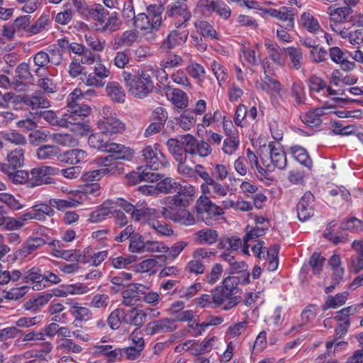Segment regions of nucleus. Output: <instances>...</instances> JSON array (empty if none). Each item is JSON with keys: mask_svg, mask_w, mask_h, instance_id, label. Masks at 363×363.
<instances>
[{"mask_svg": "<svg viewBox=\"0 0 363 363\" xmlns=\"http://www.w3.org/2000/svg\"><path fill=\"white\" fill-rule=\"evenodd\" d=\"M60 150V148L55 145H42L38 148L36 156L38 159L41 160H52L56 157Z\"/></svg>", "mask_w": 363, "mask_h": 363, "instance_id": "nucleus-59", "label": "nucleus"}, {"mask_svg": "<svg viewBox=\"0 0 363 363\" xmlns=\"http://www.w3.org/2000/svg\"><path fill=\"white\" fill-rule=\"evenodd\" d=\"M107 152L111 153L109 156L113 157L116 161H130L135 155V151L132 148L113 142Z\"/></svg>", "mask_w": 363, "mask_h": 363, "instance_id": "nucleus-23", "label": "nucleus"}, {"mask_svg": "<svg viewBox=\"0 0 363 363\" xmlns=\"http://www.w3.org/2000/svg\"><path fill=\"white\" fill-rule=\"evenodd\" d=\"M279 250V246L274 245L271 246L267 251L265 260L267 262V269L270 272L275 271L279 264L278 262V253Z\"/></svg>", "mask_w": 363, "mask_h": 363, "instance_id": "nucleus-58", "label": "nucleus"}, {"mask_svg": "<svg viewBox=\"0 0 363 363\" xmlns=\"http://www.w3.org/2000/svg\"><path fill=\"white\" fill-rule=\"evenodd\" d=\"M143 284L133 283L128 286V288L122 292V303L125 306H133L142 301Z\"/></svg>", "mask_w": 363, "mask_h": 363, "instance_id": "nucleus-17", "label": "nucleus"}, {"mask_svg": "<svg viewBox=\"0 0 363 363\" xmlns=\"http://www.w3.org/2000/svg\"><path fill=\"white\" fill-rule=\"evenodd\" d=\"M300 26L308 32L313 34H319L323 33L320 23L311 12L304 11L300 16Z\"/></svg>", "mask_w": 363, "mask_h": 363, "instance_id": "nucleus-26", "label": "nucleus"}, {"mask_svg": "<svg viewBox=\"0 0 363 363\" xmlns=\"http://www.w3.org/2000/svg\"><path fill=\"white\" fill-rule=\"evenodd\" d=\"M60 169L51 166H41L31 169L29 181V186H37L42 184H52L53 179L50 176H54L60 172Z\"/></svg>", "mask_w": 363, "mask_h": 363, "instance_id": "nucleus-6", "label": "nucleus"}, {"mask_svg": "<svg viewBox=\"0 0 363 363\" xmlns=\"http://www.w3.org/2000/svg\"><path fill=\"white\" fill-rule=\"evenodd\" d=\"M118 206H121L127 213L131 215L132 219L140 222L146 220L145 206L138 203L135 206L126 201L120 199L118 201Z\"/></svg>", "mask_w": 363, "mask_h": 363, "instance_id": "nucleus-32", "label": "nucleus"}, {"mask_svg": "<svg viewBox=\"0 0 363 363\" xmlns=\"http://www.w3.org/2000/svg\"><path fill=\"white\" fill-rule=\"evenodd\" d=\"M134 25L136 28L143 31L144 34H147L157 30L160 28H155L153 21L147 16L146 13H140L138 14Z\"/></svg>", "mask_w": 363, "mask_h": 363, "instance_id": "nucleus-44", "label": "nucleus"}, {"mask_svg": "<svg viewBox=\"0 0 363 363\" xmlns=\"http://www.w3.org/2000/svg\"><path fill=\"white\" fill-rule=\"evenodd\" d=\"M175 191H177L175 195H178L179 199L185 200L187 202L188 206L194 201L196 190V187L190 184L177 183Z\"/></svg>", "mask_w": 363, "mask_h": 363, "instance_id": "nucleus-42", "label": "nucleus"}, {"mask_svg": "<svg viewBox=\"0 0 363 363\" xmlns=\"http://www.w3.org/2000/svg\"><path fill=\"white\" fill-rule=\"evenodd\" d=\"M94 350L96 354L104 356L110 362L121 361L120 347L113 348L111 345H96Z\"/></svg>", "mask_w": 363, "mask_h": 363, "instance_id": "nucleus-34", "label": "nucleus"}, {"mask_svg": "<svg viewBox=\"0 0 363 363\" xmlns=\"http://www.w3.org/2000/svg\"><path fill=\"white\" fill-rule=\"evenodd\" d=\"M328 13L330 22L335 23H344L347 21L349 16L352 13V9L349 7H338L335 9L328 8Z\"/></svg>", "mask_w": 363, "mask_h": 363, "instance_id": "nucleus-41", "label": "nucleus"}, {"mask_svg": "<svg viewBox=\"0 0 363 363\" xmlns=\"http://www.w3.org/2000/svg\"><path fill=\"white\" fill-rule=\"evenodd\" d=\"M118 202L108 199L101 204L95 211H92L88 218L91 223L104 221L108 216L113 214Z\"/></svg>", "mask_w": 363, "mask_h": 363, "instance_id": "nucleus-16", "label": "nucleus"}, {"mask_svg": "<svg viewBox=\"0 0 363 363\" xmlns=\"http://www.w3.org/2000/svg\"><path fill=\"white\" fill-rule=\"evenodd\" d=\"M167 146L169 152L177 162L186 160L181 139L170 138L167 141Z\"/></svg>", "mask_w": 363, "mask_h": 363, "instance_id": "nucleus-45", "label": "nucleus"}, {"mask_svg": "<svg viewBox=\"0 0 363 363\" xmlns=\"http://www.w3.org/2000/svg\"><path fill=\"white\" fill-rule=\"evenodd\" d=\"M147 318V313L141 309L132 308L125 311L123 322L128 325L141 327Z\"/></svg>", "mask_w": 363, "mask_h": 363, "instance_id": "nucleus-37", "label": "nucleus"}, {"mask_svg": "<svg viewBox=\"0 0 363 363\" xmlns=\"http://www.w3.org/2000/svg\"><path fill=\"white\" fill-rule=\"evenodd\" d=\"M33 61L35 65L37 67L34 72L39 77L43 76L48 70V65L50 64L47 52H38L33 56Z\"/></svg>", "mask_w": 363, "mask_h": 363, "instance_id": "nucleus-43", "label": "nucleus"}, {"mask_svg": "<svg viewBox=\"0 0 363 363\" xmlns=\"http://www.w3.org/2000/svg\"><path fill=\"white\" fill-rule=\"evenodd\" d=\"M270 158L274 167L282 169L286 166V153L279 143H269Z\"/></svg>", "mask_w": 363, "mask_h": 363, "instance_id": "nucleus-30", "label": "nucleus"}, {"mask_svg": "<svg viewBox=\"0 0 363 363\" xmlns=\"http://www.w3.org/2000/svg\"><path fill=\"white\" fill-rule=\"evenodd\" d=\"M97 126L100 131L104 132L108 136L122 133L125 129V123L120 119L111 117L99 120Z\"/></svg>", "mask_w": 363, "mask_h": 363, "instance_id": "nucleus-15", "label": "nucleus"}, {"mask_svg": "<svg viewBox=\"0 0 363 363\" xmlns=\"http://www.w3.org/2000/svg\"><path fill=\"white\" fill-rule=\"evenodd\" d=\"M40 218L38 215L34 214L33 211L23 213L17 218H11V231L18 230L22 228L29 220Z\"/></svg>", "mask_w": 363, "mask_h": 363, "instance_id": "nucleus-51", "label": "nucleus"}, {"mask_svg": "<svg viewBox=\"0 0 363 363\" xmlns=\"http://www.w3.org/2000/svg\"><path fill=\"white\" fill-rule=\"evenodd\" d=\"M180 138L185 155L189 153L206 157L212 152V148L208 143L203 140L199 142L195 137L190 134L184 135Z\"/></svg>", "mask_w": 363, "mask_h": 363, "instance_id": "nucleus-4", "label": "nucleus"}, {"mask_svg": "<svg viewBox=\"0 0 363 363\" xmlns=\"http://www.w3.org/2000/svg\"><path fill=\"white\" fill-rule=\"evenodd\" d=\"M112 142H110L108 135L104 132L91 135L88 138V144L91 147L101 152H107Z\"/></svg>", "mask_w": 363, "mask_h": 363, "instance_id": "nucleus-35", "label": "nucleus"}, {"mask_svg": "<svg viewBox=\"0 0 363 363\" xmlns=\"http://www.w3.org/2000/svg\"><path fill=\"white\" fill-rule=\"evenodd\" d=\"M264 45L269 58L277 65L284 66L285 58L284 52H285V48H281L277 43H272L269 40L265 41Z\"/></svg>", "mask_w": 363, "mask_h": 363, "instance_id": "nucleus-36", "label": "nucleus"}, {"mask_svg": "<svg viewBox=\"0 0 363 363\" xmlns=\"http://www.w3.org/2000/svg\"><path fill=\"white\" fill-rule=\"evenodd\" d=\"M89 199L83 191H77L70 194L66 199H53L50 200V205L58 210L69 208H77L85 203Z\"/></svg>", "mask_w": 363, "mask_h": 363, "instance_id": "nucleus-10", "label": "nucleus"}, {"mask_svg": "<svg viewBox=\"0 0 363 363\" xmlns=\"http://www.w3.org/2000/svg\"><path fill=\"white\" fill-rule=\"evenodd\" d=\"M290 152L300 164L309 169L311 168L313 162L306 149L298 145H294L290 148Z\"/></svg>", "mask_w": 363, "mask_h": 363, "instance_id": "nucleus-47", "label": "nucleus"}, {"mask_svg": "<svg viewBox=\"0 0 363 363\" xmlns=\"http://www.w3.org/2000/svg\"><path fill=\"white\" fill-rule=\"evenodd\" d=\"M188 37L186 33H179L177 30H172L160 45L161 52H168L169 50L174 48L176 46L184 43Z\"/></svg>", "mask_w": 363, "mask_h": 363, "instance_id": "nucleus-27", "label": "nucleus"}, {"mask_svg": "<svg viewBox=\"0 0 363 363\" xmlns=\"http://www.w3.org/2000/svg\"><path fill=\"white\" fill-rule=\"evenodd\" d=\"M277 25H286L288 29H291L295 25V13L292 8L283 6L279 9Z\"/></svg>", "mask_w": 363, "mask_h": 363, "instance_id": "nucleus-49", "label": "nucleus"}, {"mask_svg": "<svg viewBox=\"0 0 363 363\" xmlns=\"http://www.w3.org/2000/svg\"><path fill=\"white\" fill-rule=\"evenodd\" d=\"M65 303L69 306V312L74 318V321L86 322L92 318L91 311L87 307L81 306L74 299H67Z\"/></svg>", "mask_w": 363, "mask_h": 363, "instance_id": "nucleus-19", "label": "nucleus"}, {"mask_svg": "<svg viewBox=\"0 0 363 363\" xmlns=\"http://www.w3.org/2000/svg\"><path fill=\"white\" fill-rule=\"evenodd\" d=\"M168 99L177 107L185 108L189 105V98L186 93L179 89H172L171 93L167 94Z\"/></svg>", "mask_w": 363, "mask_h": 363, "instance_id": "nucleus-46", "label": "nucleus"}, {"mask_svg": "<svg viewBox=\"0 0 363 363\" xmlns=\"http://www.w3.org/2000/svg\"><path fill=\"white\" fill-rule=\"evenodd\" d=\"M147 166L145 168L140 167L138 171L133 172L129 174V179H133V184H137L140 182H157L160 179V174L158 173L152 172Z\"/></svg>", "mask_w": 363, "mask_h": 363, "instance_id": "nucleus-29", "label": "nucleus"}, {"mask_svg": "<svg viewBox=\"0 0 363 363\" xmlns=\"http://www.w3.org/2000/svg\"><path fill=\"white\" fill-rule=\"evenodd\" d=\"M57 349L64 352L74 354H79L83 351V348L81 345L69 338L60 340L57 346Z\"/></svg>", "mask_w": 363, "mask_h": 363, "instance_id": "nucleus-56", "label": "nucleus"}, {"mask_svg": "<svg viewBox=\"0 0 363 363\" xmlns=\"http://www.w3.org/2000/svg\"><path fill=\"white\" fill-rule=\"evenodd\" d=\"M334 108L333 106L325 104L321 107L311 109L301 115V119L303 123L309 127H317L322 123L321 117L332 113Z\"/></svg>", "mask_w": 363, "mask_h": 363, "instance_id": "nucleus-11", "label": "nucleus"}, {"mask_svg": "<svg viewBox=\"0 0 363 363\" xmlns=\"http://www.w3.org/2000/svg\"><path fill=\"white\" fill-rule=\"evenodd\" d=\"M177 121L179 127L186 131L194 126L196 122V118L193 112L185 111L177 118Z\"/></svg>", "mask_w": 363, "mask_h": 363, "instance_id": "nucleus-63", "label": "nucleus"}, {"mask_svg": "<svg viewBox=\"0 0 363 363\" xmlns=\"http://www.w3.org/2000/svg\"><path fill=\"white\" fill-rule=\"evenodd\" d=\"M43 277L44 274L41 273L40 269L34 267L26 272L22 278L24 282L32 284L33 290L40 291L46 286Z\"/></svg>", "mask_w": 363, "mask_h": 363, "instance_id": "nucleus-22", "label": "nucleus"}, {"mask_svg": "<svg viewBox=\"0 0 363 363\" xmlns=\"http://www.w3.org/2000/svg\"><path fill=\"white\" fill-rule=\"evenodd\" d=\"M177 328L178 325L175 323V320L163 318L150 322L146 325L145 331L147 335H155L174 332Z\"/></svg>", "mask_w": 363, "mask_h": 363, "instance_id": "nucleus-9", "label": "nucleus"}, {"mask_svg": "<svg viewBox=\"0 0 363 363\" xmlns=\"http://www.w3.org/2000/svg\"><path fill=\"white\" fill-rule=\"evenodd\" d=\"M122 77L128 91L135 98L144 99L154 90L153 80L146 70L138 69L135 75L123 71Z\"/></svg>", "mask_w": 363, "mask_h": 363, "instance_id": "nucleus-2", "label": "nucleus"}, {"mask_svg": "<svg viewBox=\"0 0 363 363\" xmlns=\"http://www.w3.org/2000/svg\"><path fill=\"white\" fill-rule=\"evenodd\" d=\"M6 160L13 169L22 167L24 162V150L19 147L10 151Z\"/></svg>", "mask_w": 363, "mask_h": 363, "instance_id": "nucleus-55", "label": "nucleus"}, {"mask_svg": "<svg viewBox=\"0 0 363 363\" xmlns=\"http://www.w3.org/2000/svg\"><path fill=\"white\" fill-rule=\"evenodd\" d=\"M196 211L198 213H206L210 216H221L224 213L220 206L213 203L209 196L201 195L196 201Z\"/></svg>", "mask_w": 363, "mask_h": 363, "instance_id": "nucleus-20", "label": "nucleus"}, {"mask_svg": "<svg viewBox=\"0 0 363 363\" xmlns=\"http://www.w3.org/2000/svg\"><path fill=\"white\" fill-rule=\"evenodd\" d=\"M285 52L289 58V67L296 70L301 69L303 60L302 50L298 47L289 46L285 48Z\"/></svg>", "mask_w": 363, "mask_h": 363, "instance_id": "nucleus-39", "label": "nucleus"}, {"mask_svg": "<svg viewBox=\"0 0 363 363\" xmlns=\"http://www.w3.org/2000/svg\"><path fill=\"white\" fill-rule=\"evenodd\" d=\"M24 103L30 106L33 109L42 108H45L50 106V101L41 94H35L27 96L23 100Z\"/></svg>", "mask_w": 363, "mask_h": 363, "instance_id": "nucleus-62", "label": "nucleus"}, {"mask_svg": "<svg viewBox=\"0 0 363 363\" xmlns=\"http://www.w3.org/2000/svg\"><path fill=\"white\" fill-rule=\"evenodd\" d=\"M87 156L86 152L81 149H73L67 151L63 157V161L70 164H77L84 161Z\"/></svg>", "mask_w": 363, "mask_h": 363, "instance_id": "nucleus-53", "label": "nucleus"}, {"mask_svg": "<svg viewBox=\"0 0 363 363\" xmlns=\"http://www.w3.org/2000/svg\"><path fill=\"white\" fill-rule=\"evenodd\" d=\"M97 164L101 166L104 177L107 175L119 174L123 172V164L114 160L111 156L99 157L96 160Z\"/></svg>", "mask_w": 363, "mask_h": 363, "instance_id": "nucleus-18", "label": "nucleus"}, {"mask_svg": "<svg viewBox=\"0 0 363 363\" xmlns=\"http://www.w3.org/2000/svg\"><path fill=\"white\" fill-rule=\"evenodd\" d=\"M218 238V233L211 228L202 229L194 233V240L200 245H213Z\"/></svg>", "mask_w": 363, "mask_h": 363, "instance_id": "nucleus-38", "label": "nucleus"}, {"mask_svg": "<svg viewBox=\"0 0 363 363\" xmlns=\"http://www.w3.org/2000/svg\"><path fill=\"white\" fill-rule=\"evenodd\" d=\"M196 28L202 36L211 40H217V33L213 27L206 21H197L194 23Z\"/></svg>", "mask_w": 363, "mask_h": 363, "instance_id": "nucleus-57", "label": "nucleus"}, {"mask_svg": "<svg viewBox=\"0 0 363 363\" xmlns=\"http://www.w3.org/2000/svg\"><path fill=\"white\" fill-rule=\"evenodd\" d=\"M158 146L157 144L147 145L142 150L146 166L154 171L162 169L168 164L166 157L158 150Z\"/></svg>", "mask_w": 363, "mask_h": 363, "instance_id": "nucleus-5", "label": "nucleus"}, {"mask_svg": "<svg viewBox=\"0 0 363 363\" xmlns=\"http://www.w3.org/2000/svg\"><path fill=\"white\" fill-rule=\"evenodd\" d=\"M348 293L346 291L338 293L335 296H329L323 305V310L327 311L329 308H339L346 303Z\"/></svg>", "mask_w": 363, "mask_h": 363, "instance_id": "nucleus-48", "label": "nucleus"}, {"mask_svg": "<svg viewBox=\"0 0 363 363\" xmlns=\"http://www.w3.org/2000/svg\"><path fill=\"white\" fill-rule=\"evenodd\" d=\"M52 350V345L49 342H45L43 347L38 350L28 351L23 354L14 355L13 360L14 362H20L23 358H38L41 360H47V357Z\"/></svg>", "mask_w": 363, "mask_h": 363, "instance_id": "nucleus-31", "label": "nucleus"}, {"mask_svg": "<svg viewBox=\"0 0 363 363\" xmlns=\"http://www.w3.org/2000/svg\"><path fill=\"white\" fill-rule=\"evenodd\" d=\"M106 96L110 99L116 103H124L125 100V93L121 85L115 81L109 82L105 87Z\"/></svg>", "mask_w": 363, "mask_h": 363, "instance_id": "nucleus-33", "label": "nucleus"}, {"mask_svg": "<svg viewBox=\"0 0 363 363\" xmlns=\"http://www.w3.org/2000/svg\"><path fill=\"white\" fill-rule=\"evenodd\" d=\"M158 265V261L155 258L144 259L138 263L134 267V271L137 273H150L155 274Z\"/></svg>", "mask_w": 363, "mask_h": 363, "instance_id": "nucleus-60", "label": "nucleus"}, {"mask_svg": "<svg viewBox=\"0 0 363 363\" xmlns=\"http://www.w3.org/2000/svg\"><path fill=\"white\" fill-rule=\"evenodd\" d=\"M200 188L201 195L211 196L213 199L225 197L229 191V186L223 185L213 177L207 182H203Z\"/></svg>", "mask_w": 363, "mask_h": 363, "instance_id": "nucleus-14", "label": "nucleus"}, {"mask_svg": "<svg viewBox=\"0 0 363 363\" xmlns=\"http://www.w3.org/2000/svg\"><path fill=\"white\" fill-rule=\"evenodd\" d=\"M51 21L48 13H43L28 30V35L32 36L47 32L50 28Z\"/></svg>", "mask_w": 363, "mask_h": 363, "instance_id": "nucleus-40", "label": "nucleus"}, {"mask_svg": "<svg viewBox=\"0 0 363 363\" xmlns=\"http://www.w3.org/2000/svg\"><path fill=\"white\" fill-rule=\"evenodd\" d=\"M82 99V90L74 89L67 98V112L64 113V121L61 123L65 128L69 127V123H73L74 119H82L87 116L91 112L89 106L79 104L78 101Z\"/></svg>", "mask_w": 363, "mask_h": 363, "instance_id": "nucleus-3", "label": "nucleus"}, {"mask_svg": "<svg viewBox=\"0 0 363 363\" xmlns=\"http://www.w3.org/2000/svg\"><path fill=\"white\" fill-rule=\"evenodd\" d=\"M161 203L164 205L161 214L165 219L186 226L195 224L194 216L186 208L187 202L179 199L178 195L166 196L161 200Z\"/></svg>", "mask_w": 363, "mask_h": 363, "instance_id": "nucleus-1", "label": "nucleus"}, {"mask_svg": "<svg viewBox=\"0 0 363 363\" xmlns=\"http://www.w3.org/2000/svg\"><path fill=\"white\" fill-rule=\"evenodd\" d=\"M47 243L46 240L40 237H29L17 250L16 255L20 259L32 258L35 251Z\"/></svg>", "mask_w": 363, "mask_h": 363, "instance_id": "nucleus-12", "label": "nucleus"}, {"mask_svg": "<svg viewBox=\"0 0 363 363\" xmlns=\"http://www.w3.org/2000/svg\"><path fill=\"white\" fill-rule=\"evenodd\" d=\"M138 32L135 30L124 31L115 38V43L118 47L130 46L138 40Z\"/></svg>", "mask_w": 363, "mask_h": 363, "instance_id": "nucleus-50", "label": "nucleus"}, {"mask_svg": "<svg viewBox=\"0 0 363 363\" xmlns=\"http://www.w3.org/2000/svg\"><path fill=\"white\" fill-rule=\"evenodd\" d=\"M163 8L161 5L150 4L147 6V16L153 21L155 28H160L162 25V14Z\"/></svg>", "mask_w": 363, "mask_h": 363, "instance_id": "nucleus-61", "label": "nucleus"}, {"mask_svg": "<svg viewBox=\"0 0 363 363\" xmlns=\"http://www.w3.org/2000/svg\"><path fill=\"white\" fill-rule=\"evenodd\" d=\"M257 87L264 91L270 92L272 91L278 94H281L282 91L281 84L278 81L269 77H267L265 80L257 82Z\"/></svg>", "mask_w": 363, "mask_h": 363, "instance_id": "nucleus-64", "label": "nucleus"}, {"mask_svg": "<svg viewBox=\"0 0 363 363\" xmlns=\"http://www.w3.org/2000/svg\"><path fill=\"white\" fill-rule=\"evenodd\" d=\"M297 216L300 221L305 222L314 215V196L306 192L301 197L296 206Z\"/></svg>", "mask_w": 363, "mask_h": 363, "instance_id": "nucleus-13", "label": "nucleus"}, {"mask_svg": "<svg viewBox=\"0 0 363 363\" xmlns=\"http://www.w3.org/2000/svg\"><path fill=\"white\" fill-rule=\"evenodd\" d=\"M166 13L169 17L180 18L182 23L187 22L191 17L187 4L181 1H174L169 4L167 6Z\"/></svg>", "mask_w": 363, "mask_h": 363, "instance_id": "nucleus-21", "label": "nucleus"}, {"mask_svg": "<svg viewBox=\"0 0 363 363\" xmlns=\"http://www.w3.org/2000/svg\"><path fill=\"white\" fill-rule=\"evenodd\" d=\"M341 259L339 255H334L329 259V265L333 269V276L335 284H338L342 279L345 274V269L341 266Z\"/></svg>", "mask_w": 363, "mask_h": 363, "instance_id": "nucleus-52", "label": "nucleus"}, {"mask_svg": "<svg viewBox=\"0 0 363 363\" xmlns=\"http://www.w3.org/2000/svg\"><path fill=\"white\" fill-rule=\"evenodd\" d=\"M267 230V227L266 226H247L246 235L243 238V248L242 249L243 254L250 255L249 247L251 245V242L254 241V240L264 235Z\"/></svg>", "mask_w": 363, "mask_h": 363, "instance_id": "nucleus-24", "label": "nucleus"}, {"mask_svg": "<svg viewBox=\"0 0 363 363\" xmlns=\"http://www.w3.org/2000/svg\"><path fill=\"white\" fill-rule=\"evenodd\" d=\"M240 57L243 64L248 65H258L260 62V57L258 45H243L240 49Z\"/></svg>", "mask_w": 363, "mask_h": 363, "instance_id": "nucleus-25", "label": "nucleus"}, {"mask_svg": "<svg viewBox=\"0 0 363 363\" xmlns=\"http://www.w3.org/2000/svg\"><path fill=\"white\" fill-rule=\"evenodd\" d=\"M111 71L104 64L97 62L93 67V71L85 75L84 82L86 85L93 87H102L105 85L106 79L111 75Z\"/></svg>", "mask_w": 363, "mask_h": 363, "instance_id": "nucleus-8", "label": "nucleus"}, {"mask_svg": "<svg viewBox=\"0 0 363 363\" xmlns=\"http://www.w3.org/2000/svg\"><path fill=\"white\" fill-rule=\"evenodd\" d=\"M239 283L242 284H248L250 283V274L246 273L242 274L240 277L235 276H229L225 278L222 282L223 285L219 286L228 291L230 294L235 296L238 291V285Z\"/></svg>", "mask_w": 363, "mask_h": 363, "instance_id": "nucleus-28", "label": "nucleus"}, {"mask_svg": "<svg viewBox=\"0 0 363 363\" xmlns=\"http://www.w3.org/2000/svg\"><path fill=\"white\" fill-rule=\"evenodd\" d=\"M212 308L220 307L223 311H229L236 306L240 302L239 297L230 294L222 287L216 286L212 290Z\"/></svg>", "mask_w": 363, "mask_h": 363, "instance_id": "nucleus-7", "label": "nucleus"}, {"mask_svg": "<svg viewBox=\"0 0 363 363\" xmlns=\"http://www.w3.org/2000/svg\"><path fill=\"white\" fill-rule=\"evenodd\" d=\"M52 294L45 292L29 299L26 303V309L40 308L45 306L52 298Z\"/></svg>", "mask_w": 363, "mask_h": 363, "instance_id": "nucleus-54", "label": "nucleus"}]
</instances>
